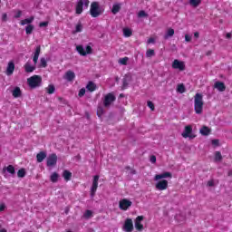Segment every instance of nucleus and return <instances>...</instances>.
Segmentation results:
<instances>
[{
    "label": "nucleus",
    "mask_w": 232,
    "mask_h": 232,
    "mask_svg": "<svg viewBox=\"0 0 232 232\" xmlns=\"http://www.w3.org/2000/svg\"><path fill=\"white\" fill-rule=\"evenodd\" d=\"M153 55H155V51L152 49H149L146 52V57H153Z\"/></svg>",
    "instance_id": "nucleus-42"
},
{
    "label": "nucleus",
    "mask_w": 232,
    "mask_h": 232,
    "mask_svg": "<svg viewBox=\"0 0 232 232\" xmlns=\"http://www.w3.org/2000/svg\"><path fill=\"white\" fill-rule=\"evenodd\" d=\"M112 14H114V15L116 14H119V12H121V4H114L111 9Z\"/></svg>",
    "instance_id": "nucleus-27"
},
{
    "label": "nucleus",
    "mask_w": 232,
    "mask_h": 232,
    "mask_svg": "<svg viewBox=\"0 0 232 232\" xmlns=\"http://www.w3.org/2000/svg\"><path fill=\"white\" fill-rule=\"evenodd\" d=\"M138 17H148V14L145 11H140L138 14Z\"/></svg>",
    "instance_id": "nucleus-45"
},
{
    "label": "nucleus",
    "mask_w": 232,
    "mask_h": 232,
    "mask_svg": "<svg viewBox=\"0 0 232 232\" xmlns=\"http://www.w3.org/2000/svg\"><path fill=\"white\" fill-rule=\"evenodd\" d=\"M175 35V30L173 28H169L164 35V39H169Z\"/></svg>",
    "instance_id": "nucleus-25"
},
{
    "label": "nucleus",
    "mask_w": 232,
    "mask_h": 232,
    "mask_svg": "<svg viewBox=\"0 0 232 232\" xmlns=\"http://www.w3.org/2000/svg\"><path fill=\"white\" fill-rule=\"evenodd\" d=\"M122 231L132 232L133 231V220L131 218H127L122 226Z\"/></svg>",
    "instance_id": "nucleus-9"
},
{
    "label": "nucleus",
    "mask_w": 232,
    "mask_h": 232,
    "mask_svg": "<svg viewBox=\"0 0 232 232\" xmlns=\"http://www.w3.org/2000/svg\"><path fill=\"white\" fill-rule=\"evenodd\" d=\"M210 131H211V130H209V129H208V127H206V126H203V127L200 129V130H199V132L201 133V135H209Z\"/></svg>",
    "instance_id": "nucleus-30"
},
{
    "label": "nucleus",
    "mask_w": 232,
    "mask_h": 232,
    "mask_svg": "<svg viewBox=\"0 0 232 232\" xmlns=\"http://www.w3.org/2000/svg\"><path fill=\"white\" fill-rule=\"evenodd\" d=\"M220 160H222V154L220 153V151H216L215 152V161L220 162Z\"/></svg>",
    "instance_id": "nucleus-36"
},
{
    "label": "nucleus",
    "mask_w": 232,
    "mask_h": 232,
    "mask_svg": "<svg viewBox=\"0 0 232 232\" xmlns=\"http://www.w3.org/2000/svg\"><path fill=\"white\" fill-rule=\"evenodd\" d=\"M26 175V171L24 170V169H21L18 170L17 172V176L20 178V179H23L24 177H25Z\"/></svg>",
    "instance_id": "nucleus-38"
},
{
    "label": "nucleus",
    "mask_w": 232,
    "mask_h": 232,
    "mask_svg": "<svg viewBox=\"0 0 232 232\" xmlns=\"http://www.w3.org/2000/svg\"><path fill=\"white\" fill-rule=\"evenodd\" d=\"M0 232H6V229L1 228V229H0Z\"/></svg>",
    "instance_id": "nucleus-59"
},
{
    "label": "nucleus",
    "mask_w": 232,
    "mask_h": 232,
    "mask_svg": "<svg viewBox=\"0 0 232 232\" xmlns=\"http://www.w3.org/2000/svg\"><path fill=\"white\" fill-rule=\"evenodd\" d=\"M24 68L26 73H32V72H34L35 70V65H32V63H30V62H27L24 65Z\"/></svg>",
    "instance_id": "nucleus-21"
},
{
    "label": "nucleus",
    "mask_w": 232,
    "mask_h": 232,
    "mask_svg": "<svg viewBox=\"0 0 232 232\" xmlns=\"http://www.w3.org/2000/svg\"><path fill=\"white\" fill-rule=\"evenodd\" d=\"M76 50L80 55H82L83 57L92 53V46L87 45L84 49L82 45H77Z\"/></svg>",
    "instance_id": "nucleus-7"
},
{
    "label": "nucleus",
    "mask_w": 232,
    "mask_h": 232,
    "mask_svg": "<svg viewBox=\"0 0 232 232\" xmlns=\"http://www.w3.org/2000/svg\"><path fill=\"white\" fill-rule=\"evenodd\" d=\"M204 110V95L200 93H196L194 96V111L197 115H200Z\"/></svg>",
    "instance_id": "nucleus-1"
},
{
    "label": "nucleus",
    "mask_w": 232,
    "mask_h": 232,
    "mask_svg": "<svg viewBox=\"0 0 232 232\" xmlns=\"http://www.w3.org/2000/svg\"><path fill=\"white\" fill-rule=\"evenodd\" d=\"M80 32H82V24L79 23L76 27L75 31H73V34H79Z\"/></svg>",
    "instance_id": "nucleus-39"
},
{
    "label": "nucleus",
    "mask_w": 232,
    "mask_h": 232,
    "mask_svg": "<svg viewBox=\"0 0 232 232\" xmlns=\"http://www.w3.org/2000/svg\"><path fill=\"white\" fill-rule=\"evenodd\" d=\"M39 55H41V45L36 46L34 51V55L33 57V62L34 65L37 64V61H39Z\"/></svg>",
    "instance_id": "nucleus-19"
},
{
    "label": "nucleus",
    "mask_w": 232,
    "mask_h": 232,
    "mask_svg": "<svg viewBox=\"0 0 232 232\" xmlns=\"http://www.w3.org/2000/svg\"><path fill=\"white\" fill-rule=\"evenodd\" d=\"M63 79H65L69 82H72V81L75 79V72H73V71H67L65 72V75L63 76Z\"/></svg>",
    "instance_id": "nucleus-18"
},
{
    "label": "nucleus",
    "mask_w": 232,
    "mask_h": 232,
    "mask_svg": "<svg viewBox=\"0 0 232 232\" xmlns=\"http://www.w3.org/2000/svg\"><path fill=\"white\" fill-rule=\"evenodd\" d=\"M102 115V108H98V116L101 117Z\"/></svg>",
    "instance_id": "nucleus-56"
},
{
    "label": "nucleus",
    "mask_w": 232,
    "mask_h": 232,
    "mask_svg": "<svg viewBox=\"0 0 232 232\" xmlns=\"http://www.w3.org/2000/svg\"><path fill=\"white\" fill-rule=\"evenodd\" d=\"M46 58H41L40 59V67L41 68H46L47 66Z\"/></svg>",
    "instance_id": "nucleus-40"
},
{
    "label": "nucleus",
    "mask_w": 232,
    "mask_h": 232,
    "mask_svg": "<svg viewBox=\"0 0 232 232\" xmlns=\"http://www.w3.org/2000/svg\"><path fill=\"white\" fill-rule=\"evenodd\" d=\"M102 14H104V8L101 6L99 2H92L90 8L92 17H99V15H102Z\"/></svg>",
    "instance_id": "nucleus-2"
},
{
    "label": "nucleus",
    "mask_w": 232,
    "mask_h": 232,
    "mask_svg": "<svg viewBox=\"0 0 232 232\" xmlns=\"http://www.w3.org/2000/svg\"><path fill=\"white\" fill-rule=\"evenodd\" d=\"M130 83L128 82V78H124L123 79V85H122V89L123 90H126V88H128V85H129Z\"/></svg>",
    "instance_id": "nucleus-43"
},
{
    "label": "nucleus",
    "mask_w": 232,
    "mask_h": 232,
    "mask_svg": "<svg viewBox=\"0 0 232 232\" xmlns=\"http://www.w3.org/2000/svg\"><path fill=\"white\" fill-rule=\"evenodd\" d=\"M131 204H133V202H131V200H130L128 198H123V199L120 200L119 208H120V209H121V211H128V209H130V208H131Z\"/></svg>",
    "instance_id": "nucleus-6"
},
{
    "label": "nucleus",
    "mask_w": 232,
    "mask_h": 232,
    "mask_svg": "<svg viewBox=\"0 0 232 232\" xmlns=\"http://www.w3.org/2000/svg\"><path fill=\"white\" fill-rule=\"evenodd\" d=\"M142 220H144L143 216H138L134 221V226L137 231H142L144 229V225H142Z\"/></svg>",
    "instance_id": "nucleus-12"
},
{
    "label": "nucleus",
    "mask_w": 232,
    "mask_h": 232,
    "mask_svg": "<svg viewBox=\"0 0 232 232\" xmlns=\"http://www.w3.org/2000/svg\"><path fill=\"white\" fill-rule=\"evenodd\" d=\"M185 41H186V43H190L191 42V35L185 34Z\"/></svg>",
    "instance_id": "nucleus-48"
},
{
    "label": "nucleus",
    "mask_w": 232,
    "mask_h": 232,
    "mask_svg": "<svg viewBox=\"0 0 232 232\" xmlns=\"http://www.w3.org/2000/svg\"><path fill=\"white\" fill-rule=\"evenodd\" d=\"M63 177L64 180L68 182L69 180H72V172H70L69 170H64L63 173Z\"/></svg>",
    "instance_id": "nucleus-26"
},
{
    "label": "nucleus",
    "mask_w": 232,
    "mask_h": 232,
    "mask_svg": "<svg viewBox=\"0 0 232 232\" xmlns=\"http://www.w3.org/2000/svg\"><path fill=\"white\" fill-rule=\"evenodd\" d=\"M46 92H47V93H49V95H52V93H55V86H53V84H50L46 88Z\"/></svg>",
    "instance_id": "nucleus-32"
},
{
    "label": "nucleus",
    "mask_w": 232,
    "mask_h": 232,
    "mask_svg": "<svg viewBox=\"0 0 232 232\" xmlns=\"http://www.w3.org/2000/svg\"><path fill=\"white\" fill-rule=\"evenodd\" d=\"M148 106L150 108L151 111L155 110V105L151 102H148Z\"/></svg>",
    "instance_id": "nucleus-47"
},
{
    "label": "nucleus",
    "mask_w": 232,
    "mask_h": 232,
    "mask_svg": "<svg viewBox=\"0 0 232 232\" xmlns=\"http://www.w3.org/2000/svg\"><path fill=\"white\" fill-rule=\"evenodd\" d=\"M214 88L218 92H226V84L222 82H216L214 84Z\"/></svg>",
    "instance_id": "nucleus-20"
},
{
    "label": "nucleus",
    "mask_w": 232,
    "mask_h": 232,
    "mask_svg": "<svg viewBox=\"0 0 232 232\" xmlns=\"http://www.w3.org/2000/svg\"><path fill=\"white\" fill-rule=\"evenodd\" d=\"M132 31L130 28L123 29V35L124 37H131Z\"/></svg>",
    "instance_id": "nucleus-34"
},
{
    "label": "nucleus",
    "mask_w": 232,
    "mask_h": 232,
    "mask_svg": "<svg viewBox=\"0 0 232 232\" xmlns=\"http://www.w3.org/2000/svg\"><path fill=\"white\" fill-rule=\"evenodd\" d=\"M150 162H151L152 164H155V162H157V157H155V156H150Z\"/></svg>",
    "instance_id": "nucleus-51"
},
{
    "label": "nucleus",
    "mask_w": 232,
    "mask_h": 232,
    "mask_svg": "<svg viewBox=\"0 0 232 232\" xmlns=\"http://www.w3.org/2000/svg\"><path fill=\"white\" fill-rule=\"evenodd\" d=\"M15 70V63L13 61L9 62L6 67L5 75L10 76L14 74Z\"/></svg>",
    "instance_id": "nucleus-15"
},
{
    "label": "nucleus",
    "mask_w": 232,
    "mask_h": 232,
    "mask_svg": "<svg viewBox=\"0 0 232 232\" xmlns=\"http://www.w3.org/2000/svg\"><path fill=\"white\" fill-rule=\"evenodd\" d=\"M171 172H163L161 174L155 175L154 180H162V179H171Z\"/></svg>",
    "instance_id": "nucleus-17"
},
{
    "label": "nucleus",
    "mask_w": 232,
    "mask_h": 232,
    "mask_svg": "<svg viewBox=\"0 0 232 232\" xmlns=\"http://www.w3.org/2000/svg\"><path fill=\"white\" fill-rule=\"evenodd\" d=\"M46 159V152L45 151H41L36 155V160L37 162H43Z\"/></svg>",
    "instance_id": "nucleus-24"
},
{
    "label": "nucleus",
    "mask_w": 232,
    "mask_h": 232,
    "mask_svg": "<svg viewBox=\"0 0 232 232\" xmlns=\"http://www.w3.org/2000/svg\"><path fill=\"white\" fill-rule=\"evenodd\" d=\"M6 171L10 173V175H15V168L13 165L3 168L2 173L5 177H6Z\"/></svg>",
    "instance_id": "nucleus-16"
},
{
    "label": "nucleus",
    "mask_w": 232,
    "mask_h": 232,
    "mask_svg": "<svg viewBox=\"0 0 232 232\" xmlns=\"http://www.w3.org/2000/svg\"><path fill=\"white\" fill-rule=\"evenodd\" d=\"M8 19V15L6 14V13H4L2 14V21H6Z\"/></svg>",
    "instance_id": "nucleus-52"
},
{
    "label": "nucleus",
    "mask_w": 232,
    "mask_h": 232,
    "mask_svg": "<svg viewBox=\"0 0 232 232\" xmlns=\"http://www.w3.org/2000/svg\"><path fill=\"white\" fill-rule=\"evenodd\" d=\"M86 90H88V92H95L97 85L93 82H89L86 85Z\"/></svg>",
    "instance_id": "nucleus-23"
},
{
    "label": "nucleus",
    "mask_w": 232,
    "mask_h": 232,
    "mask_svg": "<svg viewBox=\"0 0 232 232\" xmlns=\"http://www.w3.org/2000/svg\"><path fill=\"white\" fill-rule=\"evenodd\" d=\"M218 143H219L218 140H212L213 146H218Z\"/></svg>",
    "instance_id": "nucleus-54"
},
{
    "label": "nucleus",
    "mask_w": 232,
    "mask_h": 232,
    "mask_svg": "<svg viewBox=\"0 0 232 232\" xmlns=\"http://www.w3.org/2000/svg\"><path fill=\"white\" fill-rule=\"evenodd\" d=\"M128 61H130L128 57H123L119 60V63L123 66H126V64H128Z\"/></svg>",
    "instance_id": "nucleus-37"
},
{
    "label": "nucleus",
    "mask_w": 232,
    "mask_h": 232,
    "mask_svg": "<svg viewBox=\"0 0 232 232\" xmlns=\"http://www.w3.org/2000/svg\"><path fill=\"white\" fill-rule=\"evenodd\" d=\"M228 175H231V172H229Z\"/></svg>",
    "instance_id": "nucleus-60"
},
{
    "label": "nucleus",
    "mask_w": 232,
    "mask_h": 232,
    "mask_svg": "<svg viewBox=\"0 0 232 232\" xmlns=\"http://www.w3.org/2000/svg\"><path fill=\"white\" fill-rule=\"evenodd\" d=\"M97 188H99V175H96L93 177V181L91 188V197H95V193L97 192Z\"/></svg>",
    "instance_id": "nucleus-10"
},
{
    "label": "nucleus",
    "mask_w": 232,
    "mask_h": 232,
    "mask_svg": "<svg viewBox=\"0 0 232 232\" xmlns=\"http://www.w3.org/2000/svg\"><path fill=\"white\" fill-rule=\"evenodd\" d=\"M155 188L159 191H164L168 188V180L162 179L158 181L155 185Z\"/></svg>",
    "instance_id": "nucleus-14"
},
{
    "label": "nucleus",
    "mask_w": 232,
    "mask_h": 232,
    "mask_svg": "<svg viewBox=\"0 0 232 232\" xmlns=\"http://www.w3.org/2000/svg\"><path fill=\"white\" fill-rule=\"evenodd\" d=\"M92 217H93V211L92 210H86L83 214V218L89 219L92 218Z\"/></svg>",
    "instance_id": "nucleus-33"
},
{
    "label": "nucleus",
    "mask_w": 232,
    "mask_h": 232,
    "mask_svg": "<svg viewBox=\"0 0 232 232\" xmlns=\"http://www.w3.org/2000/svg\"><path fill=\"white\" fill-rule=\"evenodd\" d=\"M5 209H6V205H5V203H1L0 204V213L5 211Z\"/></svg>",
    "instance_id": "nucleus-49"
},
{
    "label": "nucleus",
    "mask_w": 232,
    "mask_h": 232,
    "mask_svg": "<svg viewBox=\"0 0 232 232\" xmlns=\"http://www.w3.org/2000/svg\"><path fill=\"white\" fill-rule=\"evenodd\" d=\"M34 16H31L30 18H26L24 20H22L21 21L22 26H24V24H30L34 23Z\"/></svg>",
    "instance_id": "nucleus-29"
},
{
    "label": "nucleus",
    "mask_w": 232,
    "mask_h": 232,
    "mask_svg": "<svg viewBox=\"0 0 232 232\" xmlns=\"http://www.w3.org/2000/svg\"><path fill=\"white\" fill-rule=\"evenodd\" d=\"M208 186H209L210 188L215 186V181H213V180L208 181Z\"/></svg>",
    "instance_id": "nucleus-55"
},
{
    "label": "nucleus",
    "mask_w": 232,
    "mask_h": 232,
    "mask_svg": "<svg viewBox=\"0 0 232 232\" xmlns=\"http://www.w3.org/2000/svg\"><path fill=\"white\" fill-rule=\"evenodd\" d=\"M173 70H179V72H184L186 70V63L183 61L174 60L172 62Z\"/></svg>",
    "instance_id": "nucleus-8"
},
{
    "label": "nucleus",
    "mask_w": 232,
    "mask_h": 232,
    "mask_svg": "<svg viewBox=\"0 0 232 232\" xmlns=\"http://www.w3.org/2000/svg\"><path fill=\"white\" fill-rule=\"evenodd\" d=\"M57 164V154H51L47 158L48 168H53Z\"/></svg>",
    "instance_id": "nucleus-13"
},
{
    "label": "nucleus",
    "mask_w": 232,
    "mask_h": 232,
    "mask_svg": "<svg viewBox=\"0 0 232 232\" xmlns=\"http://www.w3.org/2000/svg\"><path fill=\"white\" fill-rule=\"evenodd\" d=\"M181 137H183V139H195V135H193V127L191 125L185 126Z\"/></svg>",
    "instance_id": "nucleus-4"
},
{
    "label": "nucleus",
    "mask_w": 232,
    "mask_h": 232,
    "mask_svg": "<svg viewBox=\"0 0 232 232\" xmlns=\"http://www.w3.org/2000/svg\"><path fill=\"white\" fill-rule=\"evenodd\" d=\"M32 32H34V25L28 24L25 27V33H26L27 35H30L32 34Z\"/></svg>",
    "instance_id": "nucleus-35"
},
{
    "label": "nucleus",
    "mask_w": 232,
    "mask_h": 232,
    "mask_svg": "<svg viewBox=\"0 0 232 232\" xmlns=\"http://www.w3.org/2000/svg\"><path fill=\"white\" fill-rule=\"evenodd\" d=\"M148 44H153L155 43V38H149Z\"/></svg>",
    "instance_id": "nucleus-53"
},
{
    "label": "nucleus",
    "mask_w": 232,
    "mask_h": 232,
    "mask_svg": "<svg viewBox=\"0 0 232 232\" xmlns=\"http://www.w3.org/2000/svg\"><path fill=\"white\" fill-rule=\"evenodd\" d=\"M22 93L23 92H21V88H19V87H15L12 91V95H13V97H14V99H18V97H21Z\"/></svg>",
    "instance_id": "nucleus-22"
},
{
    "label": "nucleus",
    "mask_w": 232,
    "mask_h": 232,
    "mask_svg": "<svg viewBox=\"0 0 232 232\" xmlns=\"http://www.w3.org/2000/svg\"><path fill=\"white\" fill-rule=\"evenodd\" d=\"M86 93V89L82 88L78 93L79 97H84V94Z\"/></svg>",
    "instance_id": "nucleus-44"
},
{
    "label": "nucleus",
    "mask_w": 232,
    "mask_h": 232,
    "mask_svg": "<svg viewBox=\"0 0 232 232\" xmlns=\"http://www.w3.org/2000/svg\"><path fill=\"white\" fill-rule=\"evenodd\" d=\"M42 82L43 78H41V76L39 75H33L27 79V84L29 88H32L33 90L35 88H39Z\"/></svg>",
    "instance_id": "nucleus-3"
},
{
    "label": "nucleus",
    "mask_w": 232,
    "mask_h": 232,
    "mask_svg": "<svg viewBox=\"0 0 232 232\" xmlns=\"http://www.w3.org/2000/svg\"><path fill=\"white\" fill-rule=\"evenodd\" d=\"M200 3H202V0H189V5L190 6H193V8L199 6Z\"/></svg>",
    "instance_id": "nucleus-28"
},
{
    "label": "nucleus",
    "mask_w": 232,
    "mask_h": 232,
    "mask_svg": "<svg viewBox=\"0 0 232 232\" xmlns=\"http://www.w3.org/2000/svg\"><path fill=\"white\" fill-rule=\"evenodd\" d=\"M226 37H227V39H231V37H232L231 33H227L226 34Z\"/></svg>",
    "instance_id": "nucleus-58"
},
{
    "label": "nucleus",
    "mask_w": 232,
    "mask_h": 232,
    "mask_svg": "<svg viewBox=\"0 0 232 232\" xmlns=\"http://www.w3.org/2000/svg\"><path fill=\"white\" fill-rule=\"evenodd\" d=\"M23 15L22 11H17L16 14H14L15 19H19Z\"/></svg>",
    "instance_id": "nucleus-46"
},
{
    "label": "nucleus",
    "mask_w": 232,
    "mask_h": 232,
    "mask_svg": "<svg viewBox=\"0 0 232 232\" xmlns=\"http://www.w3.org/2000/svg\"><path fill=\"white\" fill-rule=\"evenodd\" d=\"M89 5H90V0H78L76 5V14H82L83 6L85 8H88Z\"/></svg>",
    "instance_id": "nucleus-5"
},
{
    "label": "nucleus",
    "mask_w": 232,
    "mask_h": 232,
    "mask_svg": "<svg viewBox=\"0 0 232 232\" xmlns=\"http://www.w3.org/2000/svg\"><path fill=\"white\" fill-rule=\"evenodd\" d=\"M177 92H179V93H184V92H186V87H184V84L178 85Z\"/></svg>",
    "instance_id": "nucleus-41"
},
{
    "label": "nucleus",
    "mask_w": 232,
    "mask_h": 232,
    "mask_svg": "<svg viewBox=\"0 0 232 232\" xmlns=\"http://www.w3.org/2000/svg\"><path fill=\"white\" fill-rule=\"evenodd\" d=\"M115 102V94H113V92H110L107 95H105L103 104L106 108H108V106H111V102Z\"/></svg>",
    "instance_id": "nucleus-11"
},
{
    "label": "nucleus",
    "mask_w": 232,
    "mask_h": 232,
    "mask_svg": "<svg viewBox=\"0 0 232 232\" xmlns=\"http://www.w3.org/2000/svg\"><path fill=\"white\" fill-rule=\"evenodd\" d=\"M194 37H196V39H198V37H200V34L198 32L194 33Z\"/></svg>",
    "instance_id": "nucleus-57"
},
{
    "label": "nucleus",
    "mask_w": 232,
    "mask_h": 232,
    "mask_svg": "<svg viewBox=\"0 0 232 232\" xmlns=\"http://www.w3.org/2000/svg\"><path fill=\"white\" fill-rule=\"evenodd\" d=\"M51 182H57L59 180V174L57 172H53L50 177Z\"/></svg>",
    "instance_id": "nucleus-31"
},
{
    "label": "nucleus",
    "mask_w": 232,
    "mask_h": 232,
    "mask_svg": "<svg viewBox=\"0 0 232 232\" xmlns=\"http://www.w3.org/2000/svg\"><path fill=\"white\" fill-rule=\"evenodd\" d=\"M39 26H40V28H44V27L48 26V22H42V23H40Z\"/></svg>",
    "instance_id": "nucleus-50"
}]
</instances>
